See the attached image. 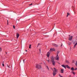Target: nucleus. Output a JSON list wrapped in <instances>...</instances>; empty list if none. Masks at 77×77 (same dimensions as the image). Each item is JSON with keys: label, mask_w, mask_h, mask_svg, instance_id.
Wrapping results in <instances>:
<instances>
[{"label": "nucleus", "mask_w": 77, "mask_h": 77, "mask_svg": "<svg viewBox=\"0 0 77 77\" xmlns=\"http://www.w3.org/2000/svg\"><path fill=\"white\" fill-rule=\"evenodd\" d=\"M54 58H53V57H51V61L52 62V65L54 66L56 64V62L54 61Z\"/></svg>", "instance_id": "obj_1"}, {"label": "nucleus", "mask_w": 77, "mask_h": 77, "mask_svg": "<svg viewBox=\"0 0 77 77\" xmlns=\"http://www.w3.org/2000/svg\"><path fill=\"white\" fill-rule=\"evenodd\" d=\"M36 68H38V69H41V66L39 65L38 64H36Z\"/></svg>", "instance_id": "obj_2"}, {"label": "nucleus", "mask_w": 77, "mask_h": 77, "mask_svg": "<svg viewBox=\"0 0 77 77\" xmlns=\"http://www.w3.org/2000/svg\"><path fill=\"white\" fill-rule=\"evenodd\" d=\"M57 56L55 57V59L56 60H59V56L58 55V54H57Z\"/></svg>", "instance_id": "obj_3"}, {"label": "nucleus", "mask_w": 77, "mask_h": 77, "mask_svg": "<svg viewBox=\"0 0 77 77\" xmlns=\"http://www.w3.org/2000/svg\"><path fill=\"white\" fill-rule=\"evenodd\" d=\"M56 49L54 48H51L49 51V52H51V51H55Z\"/></svg>", "instance_id": "obj_4"}, {"label": "nucleus", "mask_w": 77, "mask_h": 77, "mask_svg": "<svg viewBox=\"0 0 77 77\" xmlns=\"http://www.w3.org/2000/svg\"><path fill=\"white\" fill-rule=\"evenodd\" d=\"M47 56L48 57H50V52H48L47 54Z\"/></svg>", "instance_id": "obj_5"}, {"label": "nucleus", "mask_w": 77, "mask_h": 77, "mask_svg": "<svg viewBox=\"0 0 77 77\" xmlns=\"http://www.w3.org/2000/svg\"><path fill=\"white\" fill-rule=\"evenodd\" d=\"M52 45L54 47H58V45H56L54 43H52Z\"/></svg>", "instance_id": "obj_6"}, {"label": "nucleus", "mask_w": 77, "mask_h": 77, "mask_svg": "<svg viewBox=\"0 0 77 77\" xmlns=\"http://www.w3.org/2000/svg\"><path fill=\"white\" fill-rule=\"evenodd\" d=\"M57 72H55L54 71H53V75L54 76V77L55 75H56L57 74Z\"/></svg>", "instance_id": "obj_7"}, {"label": "nucleus", "mask_w": 77, "mask_h": 77, "mask_svg": "<svg viewBox=\"0 0 77 77\" xmlns=\"http://www.w3.org/2000/svg\"><path fill=\"white\" fill-rule=\"evenodd\" d=\"M72 39V36H71V37L69 38V40L71 41Z\"/></svg>", "instance_id": "obj_8"}, {"label": "nucleus", "mask_w": 77, "mask_h": 77, "mask_svg": "<svg viewBox=\"0 0 77 77\" xmlns=\"http://www.w3.org/2000/svg\"><path fill=\"white\" fill-rule=\"evenodd\" d=\"M54 71H55V72H57V71H58V70L57 69H56V68H54Z\"/></svg>", "instance_id": "obj_9"}, {"label": "nucleus", "mask_w": 77, "mask_h": 77, "mask_svg": "<svg viewBox=\"0 0 77 77\" xmlns=\"http://www.w3.org/2000/svg\"><path fill=\"white\" fill-rule=\"evenodd\" d=\"M66 67L67 68H68L69 69H70V67L68 65H65Z\"/></svg>", "instance_id": "obj_10"}, {"label": "nucleus", "mask_w": 77, "mask_h": 77, "mask_svg": "<svg viewBox=\"0 0 77 77\" xmlns=\"http://www.w3.org/2000/svg\"><path fill=\"white\" fill-rule=\"evenodd\" d=\"M61 66H62V67H63V68H64L65 69H66V66H65L64 65H61Z\"/></svg>", "instance_id": "obj_11"}, {"label": "nucleus", "mask_w": 77, "mask_h": 77, "mask_svg": "<svg viewBox=\"0 0 77 77\" xmlns=\"http://www.w3.org/2000/svg\"><path fill=\"white\" fill-rule=\"evenodd\" d=\"M19 36H20V35H19V34L18 33L17 34V38H18Z\"/></svg>", "instance_id": "obj_12"}, {"label": "nucleus", "mask_w": 77, "mask_h": 77, "mask_svg": "<svg viewBox=\"0 0 77 77\" xmlns=\"http://www.w3.org/2000/svg\"><path fill=\"white\" fill-rule=\"evenodd\" d=\"M60 72H61V73H63V72H64L63 69H61V70Z\"/></svg>", "instance_id": "obj_13"}, {"label": "nucleus", "mask_w": 77, "mask_h": 77, "mask_svg": "<svg viewBox=\"0 0 77 77\" xmlns=\"http://www.w3.org/2000/svg\"><path fill=\"white\" fill-rule=\"evenodd\" d=\"M67 44L68 45H71V42H69L67 43Z\"/></svg>", "instance_id": "obj_14"}, {"label": "nucleus", "mask_w": 77, "mask_h": 77, "mask_svg": "<svg viewBox=\"0 0 77 77\" xmlns=\"http://www.w3.org/2000/svg\"><path fill=\"white\" fill-rule=\"evenodd\" d=\"M71 69L72 70V71H74V67H72L71 68Z\"/></svg>", "instance_id": "obj_15"}, {"label": "nucleus", "mask_w": 77, "mask_h": 77, "mask_svg": "<svg viewBox=\"0 0 77 77\" xmlns=\"http://www.w3.org/2000/svg\"><path fill=\"white\" fill-rule=\"evenodd\" d=\"M68 15H69V13H67V15L66 16V17H68Z\"/></svg>", "instance_id": "obj_16"}, {"label": "nucleus", "mask_w": 77, "mask_h": 77, "mask_svg": "<svg viewBox=\"0 0 77 77\" xmlns=\"http://www.w3.org/2000/svg\"><path fill=\"white\" fill-rule=\"evenodd\" d=\"M66 63H69V61L67 60H66Z\"/></svg>", "instance_id": "obj_17"}, {"label": "nucleus", "mask_w": 77, "mask_h": 77, "mask_svg": "<svg viewBox=\"0 0 77 77\" xmlns=\"http://www.w3.org/2000/svg\"><path fill=\"white\" fill-rule=\"evenodd\" d=\"M77 45V43H76L74 45V47H75L76 45Z\"/></svg>", "instance_id": "obj_18"}, {"label": "nucleus", "mask_w": 77, "mask_h": 77, "mask_svg": "<svg viewBox=\"0 0 77 77\" xmlns=\"http://www.w3.org/2000/svg\"><path fill=\"white\" fill-rule=\"evenodd\" d=\"M75 66L77 67V61H76V63H75Z\"/></svg>", "instance_id": "obj_19"}, {"label": "nucleus", "mask_w": 77, "mask_h": 77, "mask_svg": "<svg viewBox=\"0 0 77 77\" xmlns=\"http://www.w3.org/2000/svg\"><path fill=\"white\" fill-rule=\"evenodd\" d=\"M29 48H31V45H29Z\"/></svg>", "instance_id": "obj_20"}, {"label": "nucleus", "mask_w": 77, "mask_h": 77, "mask_svg": "<svg viewBox=\"0 0 77 77\" xmlns=\"http://www.w3.org/2000/svg\"><path fill=\"white\" fill-rule=\"evenodd\" d=\"M59 76H60V77H63V76H61V75L60 74H59Z\"/></svg>", "instance_id": "obj_21"}, {"label": "nucleus", "mask_w": 77, "mask_h": 77, "mask_svg": "<svg viewBox=\"0 0 77 77\" xmlns=\"http://www.w3.org/2000/svg\"><path fill=\"white\" fill-rule=\"evenodd\" d=\"M7 66H8V68H11V67H9V66L8 64L7 65Z\"/></svg>", "instance_id": "obj_22"}, {"label": "nucleus", "mask_w": 77, "mask_h": 77, "mask_svg": "<svg viewBox=\"0 0 77 77\" xmlns=\"http://www.w3.org/2000/svg\"><path fill=\"white\" fill-rule=\"evenodd\" d=\"M47 68L48 69V70H49V69L48 68V66H46Z\"/></svg>", "instance_id": "obj_23"}, {"label": "nucleus", "mask_w": 77, "mask_h": 77, "mask_svg": "<svg viewBox=\"0 0 77 77\" xmlns=\"http://www.w3.org/2000/svg\"><path fill=\"white\" fill-rule=\"evenodd\" d=\"M72 74H74V75H75V73L74 72H72Z\"/></svg>", "instance_id": "obj_24"}, {"label": "nucleus", "mask_w": 77, "mask_h": 77, "mask_svg": "<svg viewBox=\"0 0 77 77\" xmlns=\"http://www.w3.org/2000/svg\"><path fill=\"white\" fill-rule=\"evenodd\" d=\"M2 51V48H1L0 47V51Z\"/></svg>", "instance_id": "obj_25"}, {"label": "nucleus", "mask_w": 77, "mask_h": 77, "mask_svg": "<svg viewBox=\"0 0 77 77\" xmlns=\"http://www.w3.org/2000/svg\"><path fill=\"white\" fill-rule=\"evenodd\" d=\"M13 28L14 29H15V26L14 25H13Z\"/></svg>", "instance_id": "obj_26"}, {"label": "nucleus", "mask_w": 77, "mask_h": 77, "mask_svg": "<svg viewBox=\"0 0 77 77\" xmlns=\"http://www.w3.org/2000/svg\"><path fill=\"white\" fill-rule=\"evenodd\" d=\"M4 65H5L3 63H2V66H4Z\"/></svg>", "instance_id": "obj_27"}, {"label": "nucleus", "mask_w": 77, "mask_h": 77, "mask_svg": "<svg viewBox=\"0 0 77 77\" xmlns=\"http://www.w3.org/2000/svg\"><path fill=\"white\" fill-rule=\"evenodd\" d=\"M77 68H75V69H74V70H75H75H77Z\"/></svg>", "instance_id": "obj_28"}, {"label": "nucleus", "mask_w": 77, "mask_h": 77, "mask_svg": "<svg viewBox=\"0 0 77 77\" xmlns=\"http://www.w3.org/2000/svg\"><path fill=\"white\" fill-rule=\"evenodd\" d=\"M63 45V44H62V43L61 44V45L60 46V47H62V45Z\"/></svg>", "instance_id": "obj_29"}, {"label": "nucleus", "mask_w": 77, "mask_h": 77, "mask_svg": "<svg viewBox=\"0 0 77 77\" xmlns=\"http://www.w3.org/2000/svg\"><path fill=\"white\" fill-rule=\"evenodd\" d=\"M32 3H31V4L29 5V6H31V5H32Z\"/></svg>", "instance_id": "obj_30"}, {"label": "nucleus", "mask_w": 77, "mask_h": 77, "mask_svg": "<svg viewBox=\"0 0 77 77\" xmlns=\"http://www.w3.org/2000/svg\"><path fill=\"white\" fill-rule=\"evenodd\" d=\"M47 61H48V62H50V61L49 60H47Z\"/></svg>", "instance_id": "obj_31"}, {"label": "nucleus", "mask_w": 77, "mask_h": 77, "mask_svg": "<svg viewBox=\"0 0 77 77\" xmlns=\"http://www.w3.org/2000/svg\"><path fill=\"white\" fill-rule=\"evenodd\" d=\"M8 20H7V24H8Z\"/></svg>", "instance_id": "obj_32"}, {"label": "nucleus", "mask_w": 77, "mask_h": 77, "mask_svg": "<svg viewBox=\"0 0 77 77\" xmlns=\"http://www.w3.org/2000/svg\"><path fill=\"white\" fill-rule=\"evenodd\" d=\"M23 62L24 63V60H23Z\"/></svg>", "instance_id": "obj_33"}, {"label": "nucleus", "mask_w": 77, "mask_h": 77, "mask_svg": "<svg viewBox=\"0 0 77 77\" xmlns=\"http://www.w3.org/2000/svg\"><path fill=\"white\" fill-rule=\"evenodd\" d=\"M38 46H39V45H38L37 46V47H38Z\"/></svg>", "instance_id": "obj_34"}, {"label": "nucleus", "mask_w": 77, "mask_h": 77, "mask_svg": "<svg viewBox=\"0 0 77 77\" xmlns=\"http://www.w3.org/2000/svg\"><path fill=\"white\" fill-rule=\"evenodd\" d=\"M6 54H8V53L6 52H5Z\"/></svg>", "instance_id": "obj_35"}, {"label": "nucleus", "mask_w": 77, "mask_h": 77, "mask_svg": "<svg viewBox=\"0 0 77 77\" xmlns=\"http://www.w3.org/2000/svg\"><path fill=\"white\" fill-rule=\"evenodd\" d=\"M69 77H71V75H69Z\"/></svg>", "instance_id": "obj_36"}, {"label": "nucleus", "mask_w": 77, "mask_h": 77, "mask_svg": "<svg viewBox=\"0 0 77 77\" xmlns=\"http://www.w3.org/2000/svg\"><path fill=\"white\" fill-rule=\"evenodd\" d=\"M40 52L41 53V49H40Z\"/></svg>", "instance_id": "obj_37"}, {"label": "nucleus", "mask_w": 77, "mask_h": 77, "mask_svg": "<svg viewBox=\"0 0 77 77\" xmlns=\"http://www.w3.org/2000/svg\"><path fill=\"white\" fill-rule=\"evenodd\" d=\"M40 43H38V45H40Z\"/></svg>", "instance_id": "obj_38"}, {"label": "nucleus", "mask_w": 77, "mask_h": 77, "mask_svg": "<svg viewBox=\"0 0 77 77\" xmlns=\"http://www.w3.org/2000/svg\"><path fill=\"white\" fill-rule=\"evenodd\" d=\"M4 63V61H3L2 62V63Z\"/></svg>", "instance_id": "obj_39"}, {"label": "nucleus", "mask_w": 77, "mask_h": 77, "mask_svg": "<svg viewBox=\"0 0 77 77\" xmlns=\"http://www.w3.org/2000/svg\"><path fill=\"white\" fill-rule=\"evenodd\" d=\"M25 51H27L26 50Z\"/></svg>", "instance_id": "obj_40"}, {"label": "nucleus", "mask_w": 77, "mask_h": 77, "mask_svg": "<svg viewBox=\"0 0 77 77\" xmlns=\"http://www.w3.org/2000/svg\"><path fill=\"white\" fill-rule=\"evenodd\" d=\"M69 36H70V35H69Z\"/></svg>", "instance_id": "obj_41"}]
</instances>
